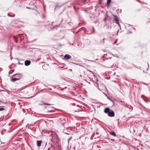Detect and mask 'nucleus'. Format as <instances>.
I'll return each instance as SVG.
<instances>
[{
	"label": "nucleus",
	"mask_w": 150,
	"mask_h": 150,
	"mask_svg": "<svg viewBox=\"0 0 150 150\" xmlns=\"http://www.w3.org/2000/svg\"><path fill=\"white\" fill-rule=\"evenodd\" d=\"M116 23L117 24H118L119 26H120V25L119 24V21L117 19H116Z\"/></svg>",
	"instance_id": "nucleus-11"
},
{
	"label": "nucleus",
	"mask_w": 150,
	"mask_h": 150,
	"mask_svg": "<svg viewBox=\"0 0 150 150\" xmlns=\"http://www.w3.org/2000/svg\"><path fill=\"white\" fill-rule=\"evenodd\" d=\"M19 79V78H13L11 79V81L13 82H14L16 81Z\"/></svg>",
	"instance_id": "nucleus-7"
},
{
	"label": "nucleus",
	"mask_w": 150,
	"mask_h": 150,
	"mask_svg": "<svg viewBox=\"0 0 150 150\" xmlns=\"http://www.w3.org/2000/svg\"><path fill=\"white\" fill-rule=\"evenodd\" d=\"M31 62L29 60H26L25 62V65L28 66L30 64Z\"/></svg>",
	"instance_id": "nucleus-3"
},
{
	"label": "nucleus",
	"mask_w": 150,
	"mask_h": 150,
	"mask_svg": "<svg viewBox=\"0 0 150 150\" xmlns=\"http://www.w3.org/2000/svg\"><path fill=\"white\" fill-rule=\"evenodd\" d=\"M104 112L105 113H108L109 112H110V109L109 108H105V109H104Z\"/></svg>",
	"instance_id": "nucleus-4"
},
{
	"label": "nucleus",
	"mask_w": 150,
	"mask_h": 150,
	"mask_svg": "<svg viewBox=\"0 0 150 150\" xmlns=\"http://www.w3.org/2000/svg\"><path fill=\"white\" fill-rule=\"evenodd\" d=\"M37 13H38V14H39V12H38L37 11Z\"/></svg>",
	"instance_id": "nucleus-17"
},
{
	"label": "nucleus",
	"mask_w": 150,
	"mask_h": 150,
	"mask_svg": "<svg viewBox=\"0 0 150 150\" xmlns=\"http://www.w3.org/2000/svg\"><path fill=\"white\" fill-rule=\"evenodd\" d=\"M49 108H52V109H53V108H54L53 107H49Z\"/></svg>",
	"instance_id": "nucleus-15"
},
{
	"label": "nucleus",
	"mask_w": 150,
	"mask_h": 150,
	"mask_svg": "<svg viewBox=\"0 0 150 150\" xmlns=\"http://www.w3.org/2000/svg\"><path fill=\"white\" fill-rule=\"evenodd\" d=\"M14 71V70L13 69L10 71L9 72V74H11Z\"/></svg>",
	"instance_id": "nucleus-10"
},
{
	"label": "nucleus",
	"mask_w": 150,
	"mask_h": 150,
	"mask_svg": "<svg viewBox=\"0 0 150 150\" xmlns=\"http://www.w3.org/2000/svg\"><path fill=\"white\" fill-rule=\"evenodd\" d=\"M37 146H40L41 145L42 142L41 141H37Z\"/></svg>",
	"instance_id": "nucleus-5"
},
{
	"label": "nucleus",
	"mask_w": 150,
	"mask_h": 150,
	"mask_svg": "<svg viewBox=\"0 0 150 150\" xmlns=\"http://www.w3.org/2000/svg\"><path fill=\"white\" fill-rule=\"evenodd\" d=\"M64 57L65 59H70L71 58V57L69 55L67 54L64 55Z\"/></svg>",
	"instance_id": "nucleus-2"
},
{
	"label": "nucleus",
	"mask_w": 150,
	"mask_h": 150,
	"mask_svg": "<svg viewBox=\"0 0 150 150\" xmlns=\"http://www.w3.org/2000/svg\"><path fill=\"white\" fill-rule=\"evenodd\" d=\"M105 38H104L103 39V43H105V42L104 41V40H105Z\"/></svg>",
	"instance_id": "nucleus-13"
},
{
	"label": "nucleus",
	"mask_w": 150,
	"mask_h": 150,
	"mask_svg": "<svg viewBox=\"0 0 150 150\" xmlns=\"http://www.w3.org/2000/svg\"><path fill=\"white\" fill-rule=\"evenodd\" d=\"M115 114L114 112L113 111L109 112L108 115L109 117H113L114 116Z\"/></svg>",
	"instance_id": "nucleus-1"
},
{
	"label": "nucleus",
	"mask_w": 150,
	"mask_h": 150,
	"mask_svg": "<svg viewBox=\"0 0 150 150\" xmlns=\"http://www.w3.org/2000/svg\"><path fill=\"white\" fill-rule=\"evenodd\" d=\"M16 76L17 77H18V78H19V79H20V74H15L13 75V76Z\"/></svg>",
	"instance_id": "nucleus-9"
},
{
	"label": "nucleus",
	"mask_w": 150,
	"mask_h": 150,
	"mask_svg": "<svg viewBox=\"0 0 150 150\" xmlns=\"http://www.w3.org/2000/svg\"><path fill=\"white\" fill-rule=\"evenodd\" d=\"M111 0H107V4L109 6L111 2Z\"/></svg>",
	"instance_id": "nucleus-8"
},
{
	"label": "nucleus",
	"mask_w": 150,
	"mask_h": 150,
	"mask_svg": "<svg viewBox=\"0 0 150 150\" xmlns=\"http://www.w3.org/2000/svg\"><path fill=\"white\" fill-rule=\"evenodd\" d=\"M45 104L47 105H50L48 104Z\"/></svg>",
	"instance_id": "nucleus-16"
},
{
	"label": "nucleus",
	"mask_w": 150,
	"mask_h": 150,
	"mask_svg": "<svg viewBox=\"0 0 150 150\" xmlns=\"http://www.w3.org/2000/svg\"><path fill=\"white\" fill-rule=\"evenodd\" d=\"M93 29L94 30V28H93Z\"/></svg>",
	"instance_id": "nucleus-18"
},
{
	"label": "nucleus",
	"mask_w": 150,
	"mask_h": 150,
	"mask_svg": "<svg viewBox=\"0 0 150 150\" xmlns=\"http://www.w3.org/2000/svg\"><path fill=\"white\" fill-rule=\"evenodd\" d=\"M117 40H116V41L114 43V44H115L117 42Z\"/></svg>",
	"instance_id": "nucleus-14"
},
{
	"label": "nucleus",
	"mask_w": 150,
	"mask_h": 150,
	"mask_svg": "<svg viewBox=\"0 0 150 150\" xmlns=\"http://www.w3.org/2000/svg\"><path fill=\"white\" fill-rule=\"evenodd\" d=\"M4 110V108H0V111H2Z\"/></svg>",
	"instance_id": "nucleus-12"
},
{
	"label": "nucleus",
	"mask_w": 150,
	"mask_h": 150,
	"mask_svg": "<svg viewBox=\"0 0 150 150\" xmlns=\"http://www.w3.org/2000/svg\"><path fill=\"white\" fill-rule=\"evenodd\" d=\"M110 134L112 135L113 136H116V134H115V132H110Z\"/></svg>",
	"instance_id": "nucleus-6"
}]
</instances>
